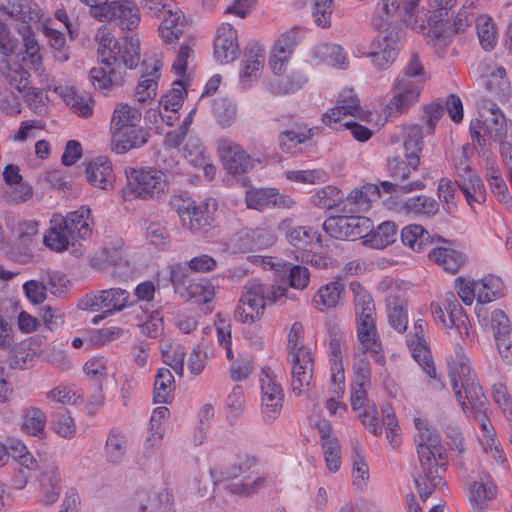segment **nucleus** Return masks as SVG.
<instances>
[{"label": "nucleus", "instance_id": "f257e3e1", "mask_svg": "<svg viewBox=\"0 0 512 512\" xmlns=\"http://www.w3.org/2000/svg\"><path fill=\"white\" fill-rule=\"evenodd\" d=\"M447 366L448 376L456 400L464 411L469 407L474 411L475 417L480 421L481 429L489 435L491 424L485 413L487 398L470 367L469 358L466 356L461 345L456 344L454 346L453 354L447 358Z\"/></svg>", "mask_w": 512, "mask_h": 512}, {"label": "nucleus", "instance_id": "f03ea898", "mask_svg": "<svg viewBox=\"0 0 512 512\" xmlns=\"http://www.w3.org/2000/svg\"><path fill=\"white\" fill-rule=\"evenodd\" d=\"M98 54L105 67H94L89 72L92 85L102 91H110L112 87L123 83L122 72L116 66L122 63L126 68L133 69L140 60L139 42L133 37H126L122 43L109 36H102Z\"/></svg>", "mask_w": 512, "mask_h": 512}, {"label": "nucleus", "instance_id": "7ed1b4c3", "mask_svg": "<svg viewBox=\"0 0 512 512\" xmlns=\"http://www.w3.org/2000/svg\"><path fill=\"white\" fill-rule=\"evenodd\" d=\"M414 422L419 430L416 443L421 467V472L414 476V482L420 498L426 501L435 488L444 484L443 474L448 462L441 446L440 435L429 429L421 419L416 418Z\"/></svg>", "mask_w": 512, "mask_h": 512}, {"label": "nucleus", "instance_id": "20e7f679", "mask_svg": "<svg viewBox=\"0 0 512 512\" xmlns=\"http://www.w3.org/2000/svg\"><path fill=\"white\" fill-rule=\"evenodd\" d=\"M428 78L419 55L412 53L394 80L393 95L385 108L387 115L397 117L408 112L419 101Z\"/></svg>", "mask_w": 512, "mask_h": 512}, {"label": "nucleus", "instance_id": "39448f33", "mask_svg": "<svg viewBox=\"0 0 512 512\" xmlns=\"http://www.w3.org/2000/svg\"><path fill=\"white\" fill-rule=\"evenodd\" d=\"M509 130L508 120L503 111L493 102H485L479 110V118L470 123V136L473 147L484 151L486 137L495 142H502Z\"/></svg>", "mask_w": 512, "mask_h": 512}, {"label": "nucleus", "instance_id": "423d86ee", "mask_svg": "<svg viewBox=\"0 0 512 512\" xmlns=\"http://www.w3.org/2000/svg\"><path fill=\"white\" fill-rule=\"evenodd\" d=\"M302 331L303 327L299 322L293 323L287 344L288 359L292 365V390L298 395L310 384L314 367L311 348L301 343Z\"/></svg>", "mask_w": 512, "mask_h": 512}, {"label": "nucleus", "instance_id": "0eeeda50", "mask_svg": "<svg viewBox=\"0 0 512 512\" xmlns=\"http://www.w3.org/2000/svg\"><path fill=\"white\" fill-rule=\"evenodd\" d=\"M211 476L215 484H224V488L232 495L247 498L258 493L267 487L269 479L267 476H245L240 481L234 482L241 476L235 462L226 466L220 471L211 470Z\"/></svg>", "mask_w": 512, "mask_h": 512}, {"label": "nucleus", "instance_id": "6e6552de", "mask_svg": "<svg viewBox=\"0 0 512 512\" xmlns=\"http://www.w3.org/2000/svg\"><path fill=\"white\" fill-rule=\"evenodd\" d=\"M125 173L127 176L126 197L140 199L158 198L166 186L164 172L161 170L130 169V171L126 170Z\"/></svg>", "mask_w": 512, "mask_h": 512}, {"label": "nucleus", "instance_id": "1a4fd4ad", "mask_svg": "<svg viewBox=\"0 0 512 512\" xmlns=\"http://www.w3.org/2000/svg\"><path fill=\"white\" fill-rule=\"evenodd\" d=\"M129 305H132L130 293L118 287L88 293L78 301L80 309L102 312L105 315H113Z\"/></svg>", "mask_w": 512, "mask_h": 512}, {"label": "nucleus", "instance_id": "9d476101", "mask_svg": "<svg viewBox=\"0 0 512 512\" xmlns=\"http://www.w3.org/2000/svg\"><path fill=\"white\" fill-rule=\"evenodd\" d=\"M476 19L472 6L464 5L459 10L453 23L443 19L435 21L427 31V42L434 47L444 49L451 43L455 34L465 31Z\"/></svg>", "mask_w": 512, "mask_h": 512}, {"label": "nucleus", "instance_id": "9b49d317", "mask_svg": "<svg viewBox=\"0 0 512 512\" xmlns=\"http://www.w3.org/2000/svg\"><path fill=\"white\" fill-rule=\"evenodd\" d=\"M323 230L335 239L366 238L371 231L372 221L368 217L357 215H340L327 218Z\"/></svg>", "mask_w": 512, "mask_h": 512}, {"label": "nucleus", "instance_id": "f8f14e48", "mask_svg": "<svg viewBox=\"0 0 512 512\" xmlns=\"http://www.w3.org/2000/svg\"><path fill=\"white\" fill-rule=\"evenodd\" d=\"M400 30H390L385 35H380L370 44V50L362 55L369 57L376 71L388 69L396 60L399 52Z\"/></svg>", "mask_w": 512, "mask_h": 512}, {"label": "nucleus", "instance_id": "ddd939ff", "mask_svg": "<svg viewBox=\"0 0 512 512\" xmlns=\"http://www.w3.org/2000/svg\"><path fill=\"white\" fill-rule=\"evenodd\" d=\"M261 412L266 423L273 422L280 414L284 393L273 372L263 369L260 375Z\"/></svg>", "mask_w": 512, "mask_h": 512}, {"label": "nucleus", "instance_id": "4468645a", "mask_svg": "<svg viewBox=\"0 0 512 512\" xmlns=\"http://www.w3.org/2000/svg\"><path fill=\"white\" fill-rule=\"evenodd\" d=\"M94 17L100 21L115 22L122 30L133 31L140 23L138 6L129 0L112 1L98 7Z\"/></svg>", "mask_w": 512, "mask_h": 512}, {"label": "nucleus", "instance_id": "2eb2a0df", "mask_svg": "<svg viewBox=\"0 0 512 512\" xmlns=\"http://www.w3.org/2000/svg\"><path fill=\"white\" fill-rule=\"evenodd\" d=\"M420 164V157H405L401 159L394 157L388 159V171L391 178L397 181L400 193H410L420 191L425 188V183L420 179H413V174L417 172Z\"/></svg>", "mask_w": 512, "mask_h": 512}, {"label": "nucleus", "instance_id": "dca6fc26", "mask_svg": "<svg viewBox=\"0 0 512 512\" xmlns=\"http://www.w3.org/2000/svg\"><path fill=\"white\" fill-rule=\"evenodd\" d=\"M218 150L224 167L230 174H243L254 166L251 156L240 145L229 139H221L218 144Z\"/></svg>", "mask_w": 512, "mask_h": 512}, {"label": "nucleus", "instance_id": "f3484780", "mask_svg": "<svg viewBox=\"0 0 512 512\" xmlns=\"http://www.w3.org/2000/svg\"><path fill=\"white\" fill-rule=\"evenodd\" d=\"M239 53L238 36L236 29L231 24H222L216 33L214 40V57L221 63L234 61Z\"/></svg>", "mask_w": 512, "mask_h": 512}, {"label": "nucleus", "instance_id": "a211bd4d", "mask_svg": "<svg viewBox=\"0 0 512 512\" xmlns=\"http://www.w3.org/2000/svg\"><path fill=\"white\" fill-rule=\"evenodd\" d=\"M345 343V337L342 333H336L331 336L329 341V361L331 365V391L336 396H340L344 390V368L342 363V347Z\"/></svg>", "mask_w": 512, "mask_h": 512}, {"label": "nucleus", "instance_id": "6ab92c4d", "mask_svg": "<svg viewBox=\"0 0 512 512\" xmlns=\"http://www.w3.org/2000/svg\"><path fill=\"white\" fill-rule=\"evenodd\" d=\"M161 67L162 62L159 59L143 60L142 68L145 70V74L142 75V80L136 87L135 98L137 102L146 104L156 96Z\"/></svg>", "mask_w": 512, "mask_h": 512}, {"label": "nucleus", "instance_id": "aec40b11", "mask_svg": "<svg viewBox=\"0 0 512 512\" xmlns=\"http://www.w3.org/2000/svg\"><path fill=\"white\" fill-rule=\"evenodd\" d=\"M151 500V491L147 489L138 490L133 497V506L139 512H174L173 494L168 489H163L153 495V503L148 507L146 502Z\"/></svg>", "mask_w": 512, "mask_h": 512}, {"label": "nucleus", "instance_id": "412c9836", "mask_svg": "<svg viewBox=\"0 0 512 512\" xmlns=\"http://www.w3.org/2000/svg\"><path fill=\"white\" fill-rule=\"evenodd\" d=\"M265 62V49L258 43L249 44L244 53L243 68L240 73V83L243 88L257 80Z\"/></svg>", "mask_w": 512, "mask_h": 512}, {"label": "nucleus", "instance_id": "4be33fe9", "mask_svg": "<svg viewBox=\"0 0 512 512\" xmlns=\"http://www.w3.org/2000/svg\"><path fill=\"white\" fill-rule=\"evenodd\" d=\"M438 242L443 245L433 248L429 251L428 256L430 260L434 261L443 270L455 274L459 271L460 267L465 263V256L451 247V242L438 237Z\"/></svg>", "mask_w": 512, "mask_h": 512}, {"label": "nucleus", "instance_id": "5701e85b", "mask_svg": "<svg viewBox=\"0 0 512 512\" xmlns=\"http://www.w3.org/2000/svg\"><path fill=\"white\" fill-rule=\"evenodd\" d=\"M217 210L215 201L210 205L208 202L195 205L188 220L183 225L194 234H206L215 227L214 212Z\"/></svg>", "mask_w": 512, "mask_h": 512}, {"label": "nucleus", "instance_id": "b1692460", "mask_svg": "<svg viewBox=\"0 0 512 512\" xmlns=\"http://www.w3.org/2000/svg\"><path fill=\"white\" fill-rule=\"evenodd\" d=\"M357 336L363 348L375 356L378 363L384 361L383 354L380 353L381 345L376 331V317L356 319Z\"/></svg>", "mask_w": 512, "mask_h": 512}, {"label": "nucleus", "instance_id": "393cba45", "mask_svg": "<svg viewBox=\"0 0 512 512\" xmlns=\"http://www.w3.org/2000/svg\"><path fill=\"white\" fill-rule=\"evenodd\" d=\"M443 306L448 313L449 323L455 328L462 340L472 341L473 332L469 324V319L459 303L457 297L453 293L447 294Z\"/></svg>", "mask_w": 512, "mask_h": 512}, {"label": "nucleus", "instance_id": "a878e982", "mask_svg": "<svg viewBox=\"0 0 512 512\" xmlns=\"http://www.w3.org/2000/svg\"><path fill=\"white\" fill-rule=\"evenodd\" d=\"M380 197L379 187L366 184L361 188L352 190L346 200L343 199V212H365L369 210L371 202Z\"/></svg>", "mask_w": 512, "mask_h": 512}, {"label": "nucleus", "instance_id": "bb28decb", "mask_svg": "<svg viewBox=\"0 0 512 512\" xmlns=\"http://www.w3.org/2000/svg\"><path fill=\"white\" fill-rule=\"evenodd\" d=\"M74 238L67 229L64 217L54 215L51 219L49 233L44 237V244L55 252H63L74 245Z\"/></svg>", "mask_w": 512, "mask_h": 512}, {"label": "nucleus", "instance_id": "cd10ccee", "mask_svg": "<svg viewBox=\"0 0 512 512\" xmlns=\"http://www.w3.org/2000/svg\"><path fill=\"white\" fill-rule=\"evenodd\" d=\"M186 25L184 14L180 10L173 11L169 7L163 12V20L159 25V35L165 43L172 44L184 33Z\"/></svg>", "mask_w": 512, "mask_h": 512}, {"label": "nucleus", "instance_id": "c85d7f7f", "mask_svg": "<svg viewBox=\"0 0 512 512\" xmlns=\"http://www.w3.org/2000/svg\"><path fill=\"white\" fill-rule=\"evenodd\" d=\"M20 420V429L24 434L39 439L46 437L47 417L41 408L36 406L24 407L21 411Z\"/></svg>", "mask_w": 512, "mask_h": 512}, {"label": "nucleus", "instance_id": "c756f323", "mask_svg": "<svg viewBox=\"0 0 512 512\" xmlns=\"http://www.w3.org/2000/svg\"><path fill=\"white\" fill-rule=\"evenodd\" d=\"M316 130L304 123H296L279 134V146L285 153H294L298 145L306 143L315 135Z\"/></svg>", "mask_w": 512, "mask_h": 512}, {"label": "nucleus", "instance_id": "7c9ffc66", "mask_svg": "<svg viewBox=\"0 0 512 512\" xmlns=\"http://www.w3.org/2000/svg\"><path fill=\"white\" fill-rule=\"evenodd\" d=\"M112 149L121 154L131 149L145 145L150 134L142 127H136L125 131L113 132Z\"/></svg>", "mask_w": 512, "mask_h": 512}, {"label": "nucleus", "instance_id": "2f4dec72", "mask_svg": "<svg viewBox=\"0 0 512 512\" xmlns=\"http://www.w3.org/2000/svg\"><path fill=\"white\" fill-rule=\"evenodd\" d=\"M85 172L86 179L91 185L104 190L112 186V166L106 157L101 156L89 162Z\"/></svg>", "mask_w": 512, "mask_h": 512}, {"label": "nucleus", "instance_id": "473e14b6", "mask_svg": "<svg viewBox=\"0 0 512 512\" xmlns=\"http://www.w3.org/2000/svg\"><path fill=\"white\" fill-rule=\"evenodd\" d=\"M3 11L23 23L37 22L42 17L38 4L32 0H4Z\"/></svg>", "mask_w": 512, "mask_h": 512}, {"label": "nucleus", "instance_id": "72a5a7b5", "mask_svg": "<svg viewBox=\"0 0 512 512\" xmlns=\"http://www.w3.org/2000/svg\"><path fill=\"white\" fill-rule=\"evenodd\" d=\"M291 225L292 219L286 218L279 223L278 228L285 232L286 239L293 246L303 247L312 243L314 240H316L317 243L321 242V235H318L314 228L310 226L291 227Z\"/></svg>", "mask_w": 512, "mask_h": 512}, {"label": "nucleus", "instance_id": "f704fd0d", "mask_svg": "<svg viewBox=\"0 0 512 512\" xmlns=\"http://www.w3.org/2000/svg\"><path fill=\"white\" fill-rule=\"evenodd\" d=\"M90 212L91 211L88 207L82 206L78 210L70 212L66 217H64L67 229L74 240H85L91 236V226L93 221L90 217Z\"/></svg>", "mask_w": 512, "mask_h": 512}, {"label": "nucleus", "instance_id": "c9c22d12", "mask_svg": "<svg viewBox=\"0 0 512 512\" xmlns=\"http://www.w3.org/2000/svg\"><path fill=\"white\" fill-rule=\"evenodd\" d=\"M458 187L464 195L467 204L476 213V206L486 202L487 193L485 185L479 176H470L463 180H458Z\"/></svg>", "mask_w": 512, "mask_h": 512}, {"label": "nucleus", "instance_id": "e433bc0d", "mask_svg": "<svg viewBox=\"0 0 512 512\" xmlns=\"http://www.w3.org/2000/svg\"><path fill=\"white\" fill-rule=\"evenodd\" d=\"M344 293V285L338 281H332L322 285L315 293L312 303L319 311L335 308Z\"/></svg>", "mask_w": 512, "mask_h": 512}, {"label": "nucleus", "instance_id": "4c0bfd02", "mask_svg": "<svg viewBox=\"0 0 512 512\" xmlns=\"http://www.w3.org/2000/svg\"><path fill=\"white\" fill-rule=\"evenodd\" d=\"M312 57L317 63L325 62L331 66L340 68H345L347 65L346 53L344 49L337 44H318L312 51Z\"/></svg>", "mask_w": 512, "mask_h": 512}, {"label": "nucleus", "instance_id": "58836bf2", "mask_svg": "<svg viewBox=\"0 0 512 512\" xmlns=\"http://www.w3.org/2000/svg\"><path fill=\"white\" fill-rule=\"evenodd\" d=\"M141 112L127 104H121L113 113L111 129L113 132H120L140 127Z\"/></svg>", "mask_w": 512, "mask_h": 512}, {"label": "nucleus", "instance_id": "ea45409f", "mask_svg": "<svg viewBox=\"0 0 512 512\" xmlns=\"http://www.w3.org/2000/svg\"><path fill=\"white\" fill-rule=\"evenodd\" d=\"M175 388L174 376L168 368H159L154 380L153 399L155 403H170Z\"/></svg>", "mask_w": 512, "mask_h": 512}, {"label": "nucleus", "instance_id": "a19ab883", "mask_svg": "<svg viewBox=\"0 0 512 512\" xmlns=\"http://www.w3.org/2000/svg\"><path fill=\"white\" fill-rule=\"evenodd\" d=\"M397 236V226L392 221L382 222L376 229L371 227L367 234L365 244L372 248L382 249L395 242Z\"/></svg>", "mask_w": 512, "mask_h": 512}, {"label": "nucleus", "instance_id": "79ce46f5", "mask_svg": "<svg viewBox=\"0 0 512 512\" xmlns=\"http://www.w3.org/2000/svg\"><path fill=\"white\" fill-rule=\"evenodd\" d=\"M128 448V440L124 433L111 430L105 444V457L111 464H120L124 461Z\"/></svg>", "mask_w": 512, "mask_h": 512}, {"label": "nucleus", "instance_id": "37998d69", "mask_svg": "<svg viewBox=\"0 0 512 512\" xmlns=\"http://www.w3.org/2000/svg\"><path fill=\"white\" fill-rule=\"evenodd\" d=\"M2 73L10 86L22 92L29 85V72L17 61L4 58L1 62Z\"/></svg>", "mask_w": 512, "mask_h": 512}, {"label": "nucleus", "instance_id": "c03bdc74", "mask_svg": "<svg viewBox=\"0 0 512 512\" xmlns=\"http://www.w3.org/2000/svg\"><path fill=\"white\" fill-rule=\"evenodd\" d=\"M388 322L399 333H403L408 325L407 303L397 296L387 299Z\"/></svg>", "mask_w": 512, "mask_h": 512}, {"label": "nucleus", "instance_id": "a18cd8bd", "mask_svg": "<svg viewBox=\"0 0 512 512\" xmlns=\"http://www.w3.org/2000/svg\"><path fill=\"white\" fill-rule=\"evenodd\" d=\"M430 235L420 225H408L402 229L401 240L405 246L410 247L415 252H423L432 242Z\"/></svg>", "mask_w": 512, "mask_h": 512}, {"label": "nucleus", "instance_id": "49530a36", "mask_svg": "<svg viewBox=\"0 0 512 512\" xmlns=\"http://www.w3.org/2000/svg\"><path fill=\"white\" fill-rule=\"evenodd\" d=\"M496 496V487L493 485L488 474L480 476L479 481H474L470 485L471 501L483 508L488 501Z\"/></svg>", "mask_w": 512, "mask_h": 512}, {"label": "nucleus", "instance_id": "de8ad7c7", "mask_svg": "<svg viewBox=\"0 0 512 512\" xmlns=\"http://www.w3.org/2000/svg\"><path fill=\"white\" fill-rule=\"evenodd\" d=\"M344 195L336 186L328 185L319 189L311 198V202L318 208L330 210L343 203Z\"/></svg>", "mask_w": 512, "mask_h": 512}, {"label": "nucleus", "instance_id": "09e8293b", "mask_svg": "<svg viewBox=\"0 0 512 512\" xmlns=\"http://www.w3.org/2000/svg\"><path fill=\"white\" fill-rule=\"evenodd\" d=\"M63 99L78 116L89 117L92 115L93 107L90 95L79 93L74 88H67Z\"/></svg>", "mask_w": 512, "mask_h": 512}, {"label": "nucleus", "instance_id": "8fccbe9b", "mask_svg": "<svg viewBox=\"0 0 512 512\" xmlns=\"http://www.w3.org/2000/svg\"><path fill=\"white\" fill-rule=\"evenodd\" d=\"M477 35L480 45L486 51L492 50L497 43V31L493 20L487 15H482L476 19Z\"/></svg>", "mask_w": 512, "mask_h": 512}, {"label": "nucleus", "instance_id": "3c124183", "mask_svg": "<svg viewBox=\"0 0 512 512\" xmlns=\"http://www.w3.org/2000/svg\"><path fill=\"white\" fill-rule=\"evenodd\" d=\"M265 285L251 283L246 293L241 297L239 303L248 307L249 310L260 316L265 308Z\"/></svg>", "mask_w": 512, "mask_h": 512}, {"label": "nucleus", "instance_id": "603ef678", "mask_svg": "<svg viewBox=\"0 0 512 512\" xmlns=\"http://www.w3.org/2000/svg\"><path fill=\"white\" fill-rule=\"evenodd\" d=\"M43 34L48 39L49 45L53 50L55 60L61 63L68 61L70 54L64 34L61 31L48 26L43 27Z\"/></svg>", "mask_w": 512, "mask_h": 512}, {"label": "nucleus", "instance_id": "864d4df0", "mask_svg": "<svg viewBox=\"0 0 512 512\" xmlns=\"http://www.w3.org/2000/svg\"><path fill=\"white\" fill-rule=\"evenodd\" d=\"M429 11L425 8H420L418 3L413 5L412 9H405L404 12H401L399 15L402 18V21L405 25L416 32H421L425 29L426 23H428L429 28L433 26L430 20Z\"/></svg>", "mask_w": 512, "mask_h": 512}, {"label": "nucleus", "instance_id": "5fc2aeb1", "mask_svg": "<svg viewBox=\"0 0 512 512\" xmlns=\"http://www.w3.org/2000/svg\"><path fill=\"white\" fill-rule=\"evenodd\" d=\"M409 347L415 361L418 362L429 377L435 378L436 370L433 365L430 351L426 345V340H410Z\"/></svg>", "mask_w": 512, "mask_h": 512}, {"label": "nucleus", "instance_id": "6e6d98bb", "mask_svg": "<svg viewBox=\"0 0 512 512\" xmlns=\"http://www.w3.org/2000/svg\"><path fill=\"white\" fill-rule=\"evenodd\" d=\"M404 206L408 212L426 216H433L439 210V203L433 197L426 195L410 197L405 201Z\"/></svg>", "mask_w": 512, "mask_h": 512}, {"label": "nucleus", "instance_id": "4d7b16f0", "mask_svg": "<svg viewBox=\"0 0 512 512\" xmlns=\"http://www.w3.org/2000/svg\"><path fill=\"white\" fill-rule=\"evenodd\" d=\"M481 325L489 327L495 339L512 332L509 318L502 310H494L489 315L480 319Z\"/></svg>", "mask_w": 512, "mask_h": 512}, {"label": "nucleus", "instance_id": "13d9d810", "mask_svg": "<svg viewBox=\"0 0 512 512\" xmlns=\"http://www.w3.org/2000/svg\"><path fill=\"white\" fill-rule=\"evenodd\" d=\"M213 114L219 125L229 127L236 119L237 107L227 98L217 99L213 103Z\"/></svg>", "mask_w": 512, "mask_h": 512}, {"label": "nucleus", "instance_id": "bf43d9fd", "mask_svg": "<svg viewBox=\"0 0 512 512\" xmlns=\"http://www.w3.org/2000/svg\"><path fill=\"white\" fill-rule=\"evenodd\" d=\"M225 406L227 409V419L230 423L236 421L244 411L245 395L241 385H235L228 394Z\"/></svg>", "mask_w": 512, "mask_h": 512}, {"label": "nucleus", "instance_id": "052dcab7", "mask_svg": "<svg viewBox=\"0 0 512 512\" xmlns=\"http://www.w3.org/2000/svg\"><path fill=\"white\" fill-rule=\"evenodd\" d=\"M404 133V156L420 157L419 153L423 147L422 127L419 125L407 126Z\"/></svg>", "mask_w": 512, "mask_h": 512}, {"label": "nucleus", "instance_id": "680f3d73", "mask_svg": "<svg viewBox=\"0 0 512 512\" xmlns=\"http://www.w3.org/2000/svg\"><path fill=\"white\" fill-rule=\"evenodd\" d=\"M186 290L196 303H208L215 296V286L206 278L190 283Z\"/></svg>", "mask_w": 512, "mask_h": 512}, {"label": "nucleus", "instance_id": "e2e57ef3", "mask_svg": "<svg viewBox=\"0 0 512 512\" xmlns=\"http://www.w3.org/2000/svg\"><path fill=\"white\" fill-rule=\"evenodd\" d=\"M353 291L356 319L375 316V305L371 295L359 284Z\"/></svg>", "mask_w": 512, "mask_h": 512}, {"label": "nucleus", "instance_id": "0e129e2a", "mask_svg": "<svg viewBox=\"0 0 512 512\" xmlns=\"http://www.w3.org/2000/svg\"><path fill=\"white\" fill-rule=\"evenodd\" d=\"M273 188L253 189L246 192L245 201L247 207L258 211L271 209Z\"/></svg>", "mask_w": 512, "mask_h": 512}, {"label": "nucleus", "instance_id": "69168bd1", "mask_svg": "<svg viewBox=\"0 0 512 512\" xmlns=\"http://www.w3.org/2000/svg\"><path fill=\"white\" fill-rule=\"evenodd\" d=\"M185 355L184 348L180 345H170L162 351L164 363L170 366L179 376H183Z\"/></svg>", "mask_w": 512, "mask_h": 512}, {"label": "nucleus", "instance_id": "338daca9", "mask_svg": "<svg viewBox=\"0 0 512 512\" xmlns=\"http://www.w3.org/2000/svg\"><path fill=\"white\" fill-rule=\"evenodd\" d=\"M333 12V0H314L312 15L317 26L329 28Z\"/></svg>", "mask_w": 512, "mask_h": 512}, {"label": "nucleus", "instance_id": "774afa93", "mask_svg": "<svg viewBox=\"0 0 512 512\" xmlns=\"http://www.w3.org/2000/svg\"><path fill=\"white\" fill-rule=\"evenodd\" d=\"M307 82V78L300 72H294L286 78H282L277 82L276 93L288 94L302 88Z\"/></svg>", "mask_w": 512, "mask_h": 512}]
</instances>
